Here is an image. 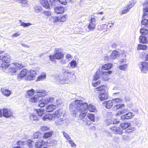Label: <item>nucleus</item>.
<instances>
[{"label":"nucleus","mask_w":148,"mask_h":148,"mask_svg":"<svg viewBox=\"0 0 148 148\" xmlns=\"http://www.w3.org/2000/svg\"><path fill=\"white\" fill-rule=\"evenodd\" d=\"M88 108V104L86 103H83L82 100H76L72 102L69 106L71 111L74 112L73 114H76V112H83L86 110Z\"/></svg>","instance_id":"f257e3e1"},{"label":"nucleus","mask_w":148,"mask_h":148,"mask_svg":"<svg viewBox=\"0 0 148 148\" xmlns=\"http://www.w3.org/2000/svg\"><path fill=\"white\" fill-rule=\"evenodd\" d=\"M140 42L143 43H146L147 42V40L146 37L142 36H140L139 37Z\"/></svg>","instance_id":"473e14b6"},{"label":"nucleus","mask_w":148,"mask_h":148,"mask_svg":"<svg viewBox=\"0 0 148 148\" xmlns=\"http://www.w3.org/2000/svg\"><path fill=\"white\" fill-rule=\"evenodd\" d=\"M58 1L60 3L64 5H66L67 3L66 0H58Z\"/></svg>","instance_id":"052dcab7"},{"label":"nucleus","mask_w":148,"mask_h":148,"mask_svg":"<svg viewBox=\"0 0 148 148\" xmlns=\"http://www.w3.org/2000/svg\"><path fill=\"white\" fill-rule=\"evenodd\" d=\"M147 48L146 46L145 45H139L138 47V50H145Z\"/></svg>","instance_id":"603ef678"},{"label":"nucleus","mask_w":148,"mask_h":148,"mask_svg":"<svg viewBox=\"0 0 148 148\" xmlns=\"http://www.w3.org/2000/svg\"><path fill=\"white\" fill-rule=\"evenodd\" d=\"M96 19L94 17H91L90 23H96Z\"/></svg>","instance_id":"774afa93"},{"label":"nucleus","mask_w":148,"mask_h":148,"mask_svg":"<svg viewBox=\"0 0 148 148\" xmlns=\"http://www.w3.org/2000/svg\"><path fill=\"white\" fill-rule=\"evenodd\" d=\"M44 121L52 120L53 119L52 114H47L42 117Z\"/></svg>","instance_id":"393cba45"},{"label":"nucleus","mask_w":148,"mask_h":148,"mask_svg":"<svg viewBox=\"0 0 148 148\" xmlns=\"http://www.w3.org/2000/svg\"><path fill=\"white\" fill-rule=\"evenodd\" d=\"M10 60V56L7 54L3 55L2 60L3 62H8Z\"/></svg>","instance_id":"b1692460"},{"label":"nucleus","mask_w":148,"mask_h":148,"mask_svg":"<svg viewBox=\"0 0 148 148\" xmlns=\"http://www.w3.org/2000/svg\"><path fill=\"white\" fill-rule=\"evenodd\" d=\"M134 5V3L131 2V3L129 4L126 8H124L122 10V14H125L129 10L130 8H132V7Z\"/></svg>","instance_id":"6ab92c4d"},{"label":"nucleus","mask_w":148,"mask_h":148,"mask_svg":"<svg viewBox=\"0 0 148 148\" xmlns=\"http://www.w3.org/2000/svg\"><path fill=\"white\" fill-rule=\"evenodd\" d=\"M148 15L147 14L144 15L143 17V20L141 22L142 25H145V26L148 28Z\"/></svg>","instance_id":"dca6fc26"},{"label":"nucleus","mask_w":148,"mask_h":148,"mask_svg":"<svg viewBox=\"0 0 148 148\" xmlns=\"http://www.w3.org/2000/svg\"><path fill=\"white\" fill-rule=\"evenodd\" d=\"M135 116V114L131 112H129L121 116V119L122 120H125V119H130L132 118Z\"/></svg>","instance_id":"ddd939ff"},{"label":"nucleus","mask_w":148,"mask_h":148,"mask_svg":"<svg viewBox=\"0 0 148 148\" xmlns=\"http://www.w3.org/2000/svg\"><path fill=\"white\" fill-rule=\"evenodd\" d=\"M88 117L91 121H95V116L94 114H88Z\"/></svg>","instance_id":"49530a36"},{"label":"nucleus","mask_w":148,"mask_h":148,"mask_svg":"<svg viewBox=\"0 0 148 148\" xmlns=\"http://www.w3.org/2000/svg\"><path fill=\"white\" fill-rule=\"evenodd\" d=\"M87 109L91 112H95L96 111V109L95 107L91 104H89L88 106Z\"/></svg>","instance_id":"2f4dec72"},{"label":"nucleus","mask_w":148,"mask_h":148,"mask_svg":"<svg viewBox=\"0 0 148 148\" xmlns=\"http://www.w3.org/2000/svg\"><path fill=\"white\" fill-rule=\"evenodd\" d=\"M62 133L64 136L67 140V141L68 140H69L71 138L69 134L65 132H63Z\"/></svg>","instance_id":"864d4df0"},{"label":"nucleus","mask_w":148,"mask_h":148,"mask_svg":"<svg viewBox=\"0 0 148 148\" xmlns=\"http://www.w3.org/2000/svg\"><path fill=\"white\" fill-rule=\"evenodd\" d=\"M12 64L13 66L9 69V71L12 73H15L16 70L20 69L23 67L21 64L17 62L13 63Z\"/></svg>","instance_id":"9b49d317"},{"label":"nucleus","mask_w":148,"mask_h":148,"mask_svg":"<svg viewBox=\"0 0 148 148\" xmlns=\"http://www.w3.org/2000/svg\"><path fill=\"white\" fill-rule=\"evenodd\" d=\"M36 92L38 93V95H35L30 97L29 101L32 102L36 103L39 100V97L45 96L47 92L44 90L37 89L36 91Z\"/></svg>","instance_id":"39448f33"},{"label":"nucleus","mask_w":148,"mask_h":148,"mask_svg":"<svg viewBox=\"0 0 148 148\" xmlns=\"http://www.w3.org/2000/svg\"><path fill=\"white\" fill-rule=\"evenodd\" d=\"M100 72L99 70L97 71L96 75L93 77L92 85L94 86H96L100 83V81L99 80L101 79V77L100 75Z\"/></svg>","instance_id":"6e6552de"},{"label":"nucleus","mask_w":148,"mask_h":148,"mask_svg":"<svg viewBox=\"0 0 148 148\" xmlns=\"http://www.w3.org/2000/svg\"><path fill=\"white\" fill-rule=\"evenodd\" d=\"M64 121L62 119L56 120L55 121V123L56 125H62L64 123Z\"/></svg>","instance_id":"4c0bfd02"},{"label":"nucleus","mask_w":148,"mask_h":148,"mask_svg":"<svg viewBox=\"0 0 148 148\" xmlns=\"http://www.w3.org/2000/svg\"><path fill=\"white\" fill-rule=\"evenodd\" d=\"M133 121L137 125L141 124V122L140 120L137 118L134 119Z\"/></svg>","instance_id":"6e6d98bb"},{"label":"nucleus","mask_w":148,"mask_h":148,"mask_svg":"<svg viewBox=\"0 0 148 148\" xmlns=\"http://www.w3.org/2000/svg\"><path fill=\"white\" fill-rule=\"evenodd\" d=\"M40 130L42 131H46L50 130L49 128L46 126H41L40 127Z\"/></svg>","instance_id":"a18cd8bd"},{"label":"nucleus","mask_w":148,"mask_h":148,"mask_svg":"<svg viewBox=\"0 0 148 148\" xmlns=\"http://www.w3.org/2000/svg\"><path fill=\"white\" fill-rule=\"evenodd\" d=\"M40 3L41 5L45 8H48L49 7V4L47 0H40Z\"/></svg>","instance_id":"412c9836"},{"label":"nucleus","mask_w":148,"mask_h":148,"mask_svg":"<svg viewBox=\"0 0 148 148\" xmlns=\"http://www.w3.org/2000/svg\"><path fill=\"white\" fill-rule=\"evenodd\" d=\"M106 123L107 125H109V124H115L117 123V121H115L114 120L112 121L111 119H108L106 121Z\"/></svg>","instance_id":"37998d69"},{"label":"nucleus","mask_w":148,"mask_h":148,"mask_svg":"<svg viewBox=\"0 0 148 148\" xmlns=\"http://www.w3.org/2000/svg\"><path fill=\"white\" fill-rule=\"evenodd\" d=\"M30 118L31 120L34 121H38L39 120L37 115L34 114H32L30 115Z\"/></svg>","instance_id":"c9c22d12"},{"label":"nucleus","mask_w":148,"mask_h":148,"mask_svg":"<svg viewBox=\"0 0 148 148\" xmlns=\"http://www.w3.org/2000/svg\"><path fill=\"white\" fill-rule=\"evenodd\" d=\"M68 143L71 145V146L72 147H74L75 148L76 146V145L74 142L73 140L71 138L68 140Z\"/></svg>","instance_id":"8fccbe9b"},{"label":"nucleus","mask_w":148,"mask_h":148,"mask_svg":"<svg viewBox=\"0 0 148 148\" xmlns=\"http://www.w3.org/2000/svg\"><path fill=\"white\" fill-rule=\"evenodd\" d=\"M53 18V21L54 22H59L58 17L56 16H53L52 17Z\"/></svg>","instance_id":"13d9d810"},{"label":"nucleus","mask_w":148,"mask_h":148,"mask_svg":"<svg viewBox=\"0 0 148 148\" xmlns=\"http://www.w3.org/2000/svg\"><path fill=\"white\" fill-rule=\"evenodd\" d=\"M53 133V132L52 131L49 132L45 133L43 134V138H47L51 136Z\"/></svg>","instance_id":"72a5a7b5"},{"label":"nucleus","mask_w":148,"mask_h":148,"mask_svg":"<svg viewBox=\"0 0 148 148\" xmlns=\"http://www.w3.org/2000/svg\"><path fill=\"white\" fill-rule=\"evenodd\" d=\"M96 25V23H90L88 26V28L90 30H93L95 29Z\"/></svg>","instance_id":"f704fd0d"},{"label":"nucleus","mask_w":148,"mask_h":148,"mask_svg":"<svg viewBox=\"0 0 148 148\" xmlns=\"http://www.w3.org/2000/svg\"><path fill=\"white\" fill-rule=\"evenodd\" d=\"M131 125L130 123H122L121 124L120 127L116 126L111 127L110 130L115 134H121L122 133V129H125L127 128Z\"/></svg>","instance_id":"20e7f679"},{"label":"nucleus","mask_w":148,"mask_h":148,"mask_svg":"<svg viewBox=\"0 0 148 148\" xmlns=\"http://www.w3.org/2000/svg\"><path fill=\"white\" fill-rule=\"evenodd\" d=\"M54 11L57 14L62 13L64 12V8L61 6H57L54 8Z\"/></svg>","instance_id":"aec40b11"},{"label":"nucleus","mask_w":148,"mask_h":148,"mask_svg":"<svg viewBox=\"0 0 148 148\" xmlns=\"http://www.w3.org/2000/svg\"><path fill=\"white\" fill-rule=\"evenodd\" d=\"M18 2L24 4L27 3V0H18Z\"/></svg>","instance_id":"338daca9"},{"label":"nucleus","mask_w":148,"mask_h":148,"mask_svg":"<svg viewBox=\"0 0 148 148\" xmlns=\"http://www.w3.org/2000/svg\"><path fill=\"white\" fill-rule=\"evenodd\" d=\"M49 5L53 6L56 5V0H49Z\"/></svg>","instance_id":"4d7b16f0"},{"label":"nucleus","mask_w":148,"mask_h":148,"mask_svg":"<svg viewBox=\"0 0 148 148\" xmlns=\"http://www.w3.org/2000/svg\"><path fill=\"white\" fill-rule=\"evenodd\" d=\"M32 142L33 141L31 140H28L27 141V144L30 147L32 146Z\"/></svg>","instance_id":"e2e57ef3"},{"label":"nucleus","mask_w":148,"mask_h":148,"mask_svg":"<svg viewBox=\"0 0 148 148\" xmlns=\"http://www.w3.org/2000/svg\"><path fill=\"white\" fill-rule=\"evenodd\" d=\"M140 32L143 35H145L148 34V29L145 28H141L140 30Z\"/></svg>","instance_id":"c03bdc74"},{"label":"nucleus","mask_w":148,"mask_h":148,"mask_svg":"<svg viewBox=\"0 0 148 148\" xmlns=\"http://www.w3.org/2000/svg\"><path fill=\"white\" fill-rule=\"evenodd\" d=\"M112 65V63H109L102 66V69L103 70H107L110 69Z\"/></svg>","instance_id":"cd10ccee"},{"label":"nucleus","mask_w":148,"mask_h":148,"mask_svg":"<svg viewBox=\"0 0 148 148\" xmlns=\"http://www.w3.org/2000/svg\"><path fill=\"white\" fill-rule=\"evenodd\" d=\"M128 65L127 64H125L119 66V68L121 70L125 71L127 69Z\"/></svg>","instance_id":"a19ab883"},{"label":"nucleus","mask_w":148,"mask_h":148,"mask_svg":"<svg viewBox=\"0 0 148 148\" xmlns=\"http://www.w3.org/2000/svg\"><path fill=\"white\" fill-rule=\"evenodd\" d=\"M41 134V133L40 132H36L34 134V138H37Z\"/></svg>","instance_id":"5fc2aeb1"},{"label":"nucleus","mask_w":148,"mask_h":148,"mask_svg":"<svg viewBox=\"0 0 148 148\" xmlns=\"http://www.w3.org/2000/svg\"><path fill=\"white\" fill-rule=\"evenodd\" d=\"M10 66L8 62H3L1 64V66L3 68V69H6L8 68Z\"/></svg>","instance_id":"e433bc0d"},{"label":"nucleus","mask_w":148,"mask_h":148,"mask_svg":"<svg viewBox=\"0 0 148 148\" xmlns=\"http://www.w3.org/2000/svg\"><path fill=\"white\" fill-rule=\"evenodd\" d=\"M64 56V54L62 52H57L53 56L50 55L49 56L50 60L53 61L54 59L60 60Z\"/></svg>","instance_id":"9d476101"},{"label":"nucleus","mask_w":148,"mask_h":148,"mask_svg":"<svg viewBox=\"0 0 148 148\" xmlns=\"http://www.w3.org/2000/svg\"><path fill=\"white\" fill-rule=\"evenodd\" d=\"M32 25V24L30 23H25L24 22L22 26H23V27H26Z\"/></svg>","instance_id":"bf43d9fd"},{"label":"nucleus","mask_w":148,"mask_h":148,"mask_svg":"<svg viewBox=\"0 0 148 148\" xmlns=\"http://www.w3.org/2000/svg\"><path fill=\"white\" fill-rule=\"evenodd\" d=\"M139 66L141 69V71L143 73H146L148 71V63L146 62H141L139 65Z\"/></svg>","instance_id":"f8f14e48"},{"label":"nucleus","mask_w":148,"mask_h":148,"mask_svg":"<svg viewBox=\"0 0 148 148\" xmlns=\"http://www.w3.org/2000/svg\"><path fill=\"white\" fill-rule=\"evenodd\" d=\"M46 77V75L44 72H42L40 75L38 76L37 78V81L42 80L45 79Z\"/></svg>","instance_id":"c756f323"},{"label":"nucleus","mask_w":148,"mask_h":148,"mask_svg":"<svg viewBox=\"0 0 148 148\" xmlns=\"http://www.w3.org/2000/svg\"><path fill=\"white\" fill-rule=\"evenodd\" d=\"M45 144L42 140H39L36 143L35 147L37 148H41L43 145Z\"/></svg>","instance_id":"5701e85b"},{"label":"nucleus","mask_w":148,"mask_h":148,"mask_svg":"<svg viewBox=\"0 0 148 148\" xmlns=\"http://www.w3.org/2000/svg\"><path fill=\"white\" fill-rule=\"evenodd\" d=\"M81 113L80 114L79 116V118L80 120L83 119L86 116V112H81Z\"/></svg>","instance_id":"3c124183"},{"label":"nucleus","mask_w":148,"mask_h":148,"mask_svg":"<svg viewBox=\"0 0 148 148\" xmlns=\"http://www.w3.org/2000/svg\"><path fill=\"white\" fill-rule=\"evenodd\" d=\"M112 100L114 106L113 109L114 110L122 108L125 106L124 104L121 103L123 100L121 99L115 98Z\"/></svg>","instance_id":"423d86ee"},{"label":"nucleus","mask_w":148,"mask_h":148,"mask_svg":"<svg viewBox=\"0 0 148 148\" xmlns=\"http://www.w3.org/2000/svg\"><path fill=\"white\" fill-rule=\"evenodd\" d=\"M56 108L57 106L56 105L51 104L48 106L46 110L48 112H52Z\"/></svg>","instance_id":"c85d7f7f"},{"label":"nucleus","mask_w":148,"mask_h":148,"mask_svg":"<svg viewBox=\"0 0 148 148\" xmlns=\"http://www.w3.org/2000/svg\"><path fill=\"white\" fill-rule=\"evenodd\" d=\"M128 109H124L123 110H122L118 112V113L116 114V116L120 115L126 113L127 112Z\"/></svg>","instance_id":"09e8293b"},{"label":"nucleus","mask_w":148,"mask_h":148,"mask_svg":"<svg viewBox=\"0 0 148 148\" xmlns=\"http://www.w3.org/2000/svg\"><path fill=\"white\" fill-rule=\"evenodd\" d=\"M1 92L2 94L6 97H8L11 94V91L5 88H1Z\"/></svg>","instance_id":"4be33fe9"},{"label":"nucleus","mask_w":148,"mask_h":148,"mask_svg":"<svg viewBox=\"0 0 148 148\" xmlns=\"http://www.w3.org/2000/svg\"><path fill=\"white\" fill-rule=\"evenodd\" d=\"M37 71L36 69H31L29 71L24 69L18 75V79L20 80L25 77V78L28 80H33L35 79L37 75Z\"/></svg>","instance_id":"f03ea898"},{"label":"nucleus","mask_w":148,"mask_h":148,"mask_svg":"<svg viewBox=\"0 0 148 148\" xmlns=\"http://www.w3.org/2000/svg\"><path fill=\"white\" fill-rule=\"evenodd\" d=\"M103 105L105 106L106 108L108 109L111 108L113 106L112 100L105 101L103 103Z\"/></svg>","instance_id":"bb28decb"},{"label":"nucleus","mask_w":148,"mask_h":148,"mask_svg":"<svg viewBox=\"0 0 148 148\" xmlns=\"http://www.w3.org/2000/svg\"><path fill=\"white\" fill-rule=\"evenodd\" d=\"M3 114L4 116L8 118L12 115V112L10 110L5 108L3 109Z\"/></svg>","instance_id":"a211bd4d"},{"label":"nucleus","mask_w":148,"mask_h":148,"mask_svg":"<svg viewBox=\"0 0 148 148\" xmlns=\"http://www.w3.org/2000/svg\"><path fill=\"white\" fill-rule=\"evenodd\" d=\"M61 103V101L60 99H59L56 100L55 103L57 106L58 105H60Z\"/></svg>","instance_id":"69168bd1"},{"label":"nucleus","mask_w":148,"mask_h":148,"mask_svg":"<svg viewBox=\"0 0 148 148\" xmlns=\"http://www.w3.org/2000/svg\"><path fill=\"white\" fill-rule=\"evenodd\" d=\"M70 66L73 69L76 67L77 66L78 63L75 60H72L69 63Z\"/></svg>","instance_id":"7c9ffc66"},{"label":"nucleus","mask_w":148,"mask_h":148,"mask_svg":"<svg viewBox=\"0 0 148 148\" xmlns=\"http://www.w3.org/2000/svg\"><path fill=\"white\" fill-rule=\"evenodd\" d=\"M54 98L53 97H46L45 99L40 101L39 102V106L40 107H43L45 105H47L49 103H52L54 100Z\"/></svg>","instance_id":"0eeeda50"},{"label":"nucleus","mask_w":148,"mask_h":148,"mask_svg":"<svg viewBox=\"0 0 148 148\" xmlns=\"http://www.w3.org/2000/svg\"><path fill=\"white\" fill-rule=\"evenodd\" d=\"M143 12L144 13L143 15H144L145 14H147L148 15V6L146 7L144 9Z\"/></svg>","instance_id":"680f3d73"},{"label":"nucleus","mask_w":148,"mask_h":148,"mask_svg":"<svg viewBox=\"0 0 148 148\" xmlns=\"http://www.w3.org/2000/svg\"><path fill=\"white\" fill-rule=\"evenodd\" d=\"M36 112L38 116H41L45 113V111L42 109H40L37 110Z\"/></svg>","instance_id":"79ce46f5"},{"label":"nucleus","mask_w":148,"mask_h":148,"mask_svg":"<svg viewBox=\"0 0 148 148\" xmlns=\"http://www.w3.org/2000/svg\"><path fill=\"white\" fill-rule=\"evenodd\" d=\"M112 71H100V75L101 76V79L104 81H107L109 79V75L111 74Z\"/></svg>","instance_id":"1a4fd4ad"},{"label":"nucleus","mask_w":148,"mask_h":148,"mask_svg":"<svg viewBox=\"0 0 148 148\" xmlns=\"http://www.w3.org/2000/svg\"><path fill=\"white\" fill-rule=\"evenodd\" d=\"M63 109L60 108L55 111L54 113L52 114L53 119L56 118H59L62 114Z\"/></svg>","instance_id":"2eb2a0df"},{"label":"nucleus","mask_w":148,"mask_h":148,"mask_svg":"<svg viewBox=\"0 0 148 148\" xmlns=\"http://www.w3.org/2000/svg\"><path fill=\"white\" fill-rule=\"evenodd\" d=\"M98 97L100 100L101 101L106 99L108 98V95L107 92H100Z\"/></svg>","instance_id":"f3484780"},{"label":"nucleus","mask_w":148,"mask_h":148,"mask_svg":"<svg viewBox=\"0 0 148 148\" xmlns=\"http://www.w3.org/2000/svg\"><path fill=\"white\" fill-rule=\"evenodd\" d=\"M67 17V16L66 15H62L58 16L59 21L64 22L66 21Z\"/></svg>","instance_id":"ea45409f"},{"label":"nucleus","mask_w":148,"mask_h":148,"mask_svg":"<svg viewBox=\"0 0 148 148\" xmlns=\"http://www.w3.org/2000/svg\"><path fill=\"white\" fill-rule=\"evenodd\" d=\"M107 86L106 85H103L100 86L97 88L96 90L100 91V92H106Z\"/></svg>","instance_id":"a878e982"},{"label":"nucleus","mask_w":148,"mask_h":148,"mask_svg":"<svg viewBox=\"0 0 148 148\" xmlns=\"http://www.w3.org/2000/svg\"><path fill=\"white\" fill-rule=\"evenodd\" d=\"M34 9L35 12L37 13H39L42 10V8L39 6H35L34 8Z\"/></svg>","instance_id":"58836bf2"},{"label":"nucleus","mask_w":148,"mask_h":148,"mask_svg":"<svg viewBox=\"0 0 148 148\" xmlns=\"http://www.w3.org/2000/svg\"><path fill=\"white\" fill-rule=\"evenodd\" d=\"M135 130V127H132L130 128L129 129L127 130V132H132Z\"/></svg>","instance_id":"0e129e2a"},{"label":"nucleus","mask_w":148,"mask_h":148,"mask_svg":"<svg viewBox=\"0 0 148 148\" xmlns=\"http://www.w3.org/2000/svg\"><path fill=\"white\" fill-rule=\"evenodd\" d=\"M64 77L59 76L57 78V80L59 83L62 84H68L71 82V78L72 75L74 74V73L73 71H69L65 70L63 72Z\"/></svg>","instance_id":"7ed1b4c3"},{"label":"nucleus","mask_w":148,"mask_h":148,"mask_svg":"<svg viewBox=\"0 0 148 148\" xmlns=\"http://www.w3.org/2000/svg\"><path fill=\"white\" fill-rule=\"evenodd\" d=\"M120 52L116 50L113 51L110 55L109 58L112 60H113L120 56Z\"/></svg>","instance_id":"4468645a"},{"label":"nucleus","mask_w":148,"mask_h":148,"mask_svg":"<svg viewBox=\"0 0 148 148\" xmlns=\"http://www.w3.org/2000/svg\"><path fill=\"white\" fill-rule=\"evenodd\" d=\"M35 92V90L33 89H32L31 90H28L27 91V94L29 96V98H30V97L33 96Z\"/></svg>","instance_id":"de8ad7c7"}]
</instances>
